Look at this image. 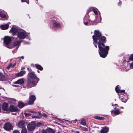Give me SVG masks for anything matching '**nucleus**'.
<instances>
[{"label": "nucleus", "instance_id": "nucleus-38", "mask_svg": "<svg viewBox=\"0 0 133 133\" xmlns=\"http://www.w3.org/2000/svg\"><path fill=\"white\" fill-rule=\"evenodd\" d=\"M13 133H20V132L18 130H14L13 132Z\"/></svg>", "mask_w": 133, "mask_h": 133}, {"label": "nucleus", "instance_id": "nucleus-16", "mask_svg": "<svg viewBox=\"0 0 133 133\" xmlns=\"http://www.w3.org/2000/svg\"><path fill=\"white\" fill-rule=\"evenodd\" d=\"M121 112H123L120 111L118 109H117L115 110H112L111 111V114H114L115 115H118L120 114Z\"/></svg>", "mask_w": 133, "mask_h": 133}, {"label": "nucleus", "instance_id": "nucleus-11", "mask_svg": "<svg viewBox=\"0 0 133 133\" xmlns=\"http://www.w3.org/2000/svg\"><path fill=\"white\" fill-rule=\"evenodd\" d=\"M52 23L54 27L56 28H59L61 27V25L60 23L57 22L55 20L52 21Z\"/></svg>", "mask_w": 133, "mask_h": 133}, {"label": "nucleus", "instance_id": "nucleus-8", "mask_svg": "<svg viewBox=\"0 0 133 133\" xmlns=\"http://www.w3.org/2000/svg\"><path fill=\"white\" fill-rule=\"evenodd\" d=\"M17 37L20 39H24L26 37V34L23 32L19 31L17 35Z\"/></svg>", "mask_w": 133, "mask_h": 133}, {"label": "nucleus", "instance_id": "nucleus-9", "mask_svg": "<svg viewBox=\"0 0 133 133\" xmlns=\"http://www.w3.org/2000/svg\"><path fill=\"white\" fill-rule=\"evenodd\" d=\"M29 100L28 102L29 105H32L34 103V102L36 99V97L34 95H31L29 97Z\"/></svg>", "mask_w": 133, "mask_h": 133}, {"label": "nucleus", "instance_id": "nucleus-47", "mask_svg": "<svg viewBox=\"0 0 133 133\" xmlns=\"http://www.w3.org/2000/svg\"><path fill=\"white\" fill-rule=\"evenodd\" d=\"M29 112H31V113H37V112L35 111H29Z\"/></svg>", "mask_w": 133, "mask_h": 133}, {"label": "nucleus", "instance_id": "nucleus-2", "mask_svg": "<svg viewBox=\"0 0 133 133\" xmlns=\"http://www.w3.org/2000/svg\"><path fill=\"white\" fill-rule=\"evenodd\" d=\"M37 83V82L35 83V81L31 80L30 78H28L27 80L26 87L28 88H31L35 86Z\"/></svg>", "mask_w": 133, "mask_h": 133}, {"label": "nucleus", "instance_id": "nucleus-15", "mask_svg": "<svg viewBox=\"0 0 133 133\" xmlns=\"http://www.w3.org/2000/svg\"><path fill=\"white\" fill-rule=\"evenodd\" d=\"M109 129L108 127H104L101 129L100 132L101 133H107L109 131Z\"/></svg>", "mask_w": 133, "mask_h": 133}, {"label": "nucleus", "instance_id": "nucleus-36", "mask_svg": "<svg viewBox=\"0 0 133 133\" xmlns=\"http://www.w3.org/2000/svg\"><path fill=\"white\" fill-rule=\"evenodd\" d=\"M85 18L84 19V24L86 25H88V22H85Z\"/></svg>", "mask_w": 133, "mask_h": 133}, {"label": "nucleus", "instance_id": "nucleus-1", "mask_svg": "<svg viewBox=\"0 0 133 133\" xmlns=\"http://www.w3.org/2000/svg\"><path fill=\"white\" fill-rule=\"evenodd\" d=\"M92 36L93 43L95 47H97V43L99 53L100 56L104 58L106 57L109 50V46H105L104 44L107 42V38L104 36H102V34L98 30H96Z\"/></svg>", "mask_w": 133, "mask_h": 133}, {"label": "nucleus", "instance_id": "nucleus-27", "mask_svg": "<svg viewBox=\"0 0 133 133\" xmlns=\"http://www.w3.org/2000/svg\"><path fill=\"white\" fill-rule=\"evenodd\" d=\"M81 124L82 125H85L86 124V120L85 119H82L81 121Z\"/></svg>", "mask_w": 133, "mask_h": 133}, {"label": "nucleus", "instance_id": "nucleus-24", "mask_svg": "<svg viewBox=\"0 0 133 133\" xmlns=\"http://www.w3.org/2000/svg\"><path fill=\"white\" fill-rule=\"evenodd\" d=\"M94 118L100 120H103L105 118L103 117H101L98 116H95Z\"/></svg>", "mask_w": 133, "mask_h": 133}, {"label": "nucleus", "instance_id": "nucleus-49", "mask_svg": "<svg viewBox=\"0 0 133 133\" xmlns=\"http://www.w3.org/2000/svg\"><path fill=\"white\" fill-rule=\"evenodd\" d=\"M77 121V120L76 119L74 121H72L73 123H76Z\"/></svg>", "mask_w": 133, "mask_h": 133}, {"label": "nucleus", "instance_id": "nucleus-40", "mask_svg": "<svg viewBox=\"0 0 133 133\" xmlns=\"http://www.w3.org/2000/svg\"><path fill=\"white\" fill-rule=\"evenodd\" d=\"M27 69L28 71L29 72H31L33 71L30 68H27Z\"/></svg>", "mask_w": 133, "mask_h": 133}, {"label": "nucleus", "instance_id": "nucleus-23", "mask_svg": "<svg viewBox=\"0 0 133 133\" xmlns=\"http://www.w3.org/2000/svg\"><path fill=\"white\" fill-rule=\"evenodd\" d=\"M25 106V104L23 103L20 102L18 103V106L20 108H22Z\"/></svg>", "mask_w": 133, "mask_h": 133}, {"label": "nucleus", "instance_id": "nucleus-14", "mask_svg": "<svg viewBox=\"0 0 133 133\" xmlns=\"http://www.w3.org/2000/svg\"><path fill=\"white\" fill-rule=\"evenodd\" d=\"M24 81L25 80L24 78H21L19 79H18L17 81L14 82L13 83L15 84H18L21 85L24 83Z\"/></svg>", "mask_w": 133, "mask_h": 133}, {"label": "nucleus", "instance_id": "nucleus-55", "mask_svg": "<svg viewBox=\"0 0 133 133\" xmlns=\"http://www.w3.org/2000/svg\"><path fill=\"white\" fill-rule=\"evenodd\" d=\"M117 105L116 104H115L114 105V106H117Z\"/></svg>", "mask_w": 133, "mask_h": 133}, {"label": "nucleus", "instance_id": "nucleus-43", "mask_svg": "<svg viewBox=\"0 0 133 133\" xmlns=\"http://www.w3.org/2000/svg\"><path fill=\"white\" fill-rule=\"evenodd\" d=\"M38 116H32V117L33 118H38Z\"/></svg>", "mask_w": 133, "mask_h": 133}, {"label": "nucleus", "instance_id": "nucleus-62", "mask_svg": "<svg viewBox=\"0 0 133 133\" xmlns=\"http://www.w3.org/2000/svg\"><path fill=\"white\" fill-rule=\"evenodd\" d=\"M38 133L37 132H36V133Z\"/></svg>", "mask_w": 133, "mask_h": 133}, {"label": "nucleus", "instance_id": "nucleus-58", "mask_svg": "<svg viewBox=\"0 0 133 133\" xmlns=\"http://www.w3.org/2000/svg\"><path fill=\"white\" fill-rule=\"evenodd\" d=\"M28 133H32V132H28Z\"/></svg>", "mask_w": 133, "mask_h": 133}, {"label": "nucleus", "instance_id": "nucleus-28", "mask_svg": "<svg viewBox=\"0 0 133 133\" xmlns=\"http://www.w3.org/2000/svg\"><path fill=\"white\" fill-rule=\"evenodd\" d=\"M27 131L26 128H22L21 131V133H27Z\"/></svg>", "mask_w": 133, "mask_h": 133}, {"label": "nucleus", "instance_id": "nucleus-37", "mask_svg": "<svg viewBox=\"0 0 133 133\" xmlns=\"http://www.w3.org/2000/svg\"><path fill=\"white\" fill-rule=\"evenodd\" d=\"M12 66V64L11 63H10V64L8 65L6 68L8 69H10V68L11 67V66Z\"/></svg>", "mask_w": 133, "mask_h": 133}, {"label": "nucleus", "instance_id": "nucleus-22", "mask_svg": "<svg viewBox=\"0 0 133 133\" xmlns=\"http://www.w3.org/2000/svg\"><path fill=\"white\" fill-rule=\"evenodd\" d=\"M36 68L37 69L40 70L42 71L43 69V67L41 65L39 64H36Z\"/></svg>", "mask_w": 133, "mask_h": 133}, {"label": "nucleus", "instance_id": "nucleus-60", "mask_svg": "<svg viewBox=\"0 0 133 133\" xmlns=\"http://www.w3.org/2000/svg\"><path fill=\"white\" fill-rule=\"evenodd\" d=\"M112 106H114V105L113 104H112Z\"/></svg>", "mask_w": 133, "mask_h": 133}, {"label": "nucleus", "instance_id": "nucleus-20", "mask_svg": "<svg viewBox=\"0 0 133 133\" xmlns=\"http://www.w3.org/2000/svg\"><path fill=\"white\" fill-rule=\"evenodd\" d=\"M6 80V78L5 75L0 72V81H4Z\"/></svg>", "mask_w": 133, "mask_h": 133}, {"label": "nucleus", "instance_id": "nucleus-18", "mask_svg": "<svg viewBox=\"0 0 133 133\" xmlns=\"http://www.w3.org/2000/svg\"><path fill=\"white\" fill-rule=\"evenodd\" d=\"M25 124V122L23 121H19L18 123V127L20 128H24L25 127L24 126Z\"/></svg>", "mask_w": 133, "mask_h": 133}, {"label": "nucleus", "instance_id": "nucleus-13", "mask_svg": "<svg viewBox=\"0 0 133 133\" xmlns=\"http://www.w3.org/2000/svg\"><path fill=\"white\" fill-rule=\"evenodd\" d=\"M2 108L4 111H9V108H8V104L7 103H4L2 105Z\"/></svg>", "mask_w": 133, "mask_h": 133}, {"label": "nucleus", "instance_id": "nucleus-3", "mask_svg": "<svg viewBox=\"0 0 133 133\" xmlns=\"http://www.w3.org/2000/svg\"><path fill=\"white\" fill-rule=\"evenodd\" d=\"M13 127L11 123L9 122H7L5 124L3 128L6 130L10 131L13 129Z\"/></svg>", "mask_w": 133, "mask_h": 133}, {"label": "nucleus", "instance_id": "nucleus-46", "mask_svg": "<svg viewBox=\"0 0 133 133\" xmlns=\"http://www.w3.org/2000/svg\"><path fill=\"white\" fill-rule=\"evenodd\" d=\"M122 4V2L121 1H120L119 2H118V5H121Z\"/></svg>", "mask_w": 133, "mask_h": 133}, {"label": "nucleus", "instance_id": "nucleus-56", "mask_svg": "<svg viewBox=\"0 0 133 133\" xmlns=\"http://www.w3.org/2000/svg\"><path fill=\"white\" fill-rule=\"evenodd\" d=\"M71 131L72 132H73L74 131V130H71Z\"/></svg>", "mask_w": 133, "mask_h": 133}, {"label": "nucleus", "instance_id": "nucleus-12", "mask_svg": "<svg viewBox=\"0 0 133 133\" xmlns=\"http://www.w3.org/2000/svg\"><path fill=\"white\" fill-rule=\"evenodd\" d=\"M10 31L11 32L13 35H17L18 32H19L17 29L13 27L11 29Z\"/></svg>", "mask_w": 133, "mask_h": 133}, {"label": "nucleus", "instance_id": "nucleus-50", "mask_svg": "<svg viewBox=\"0 0 133 133\" xmlns=\"http://www.w3.org/2000/svg\"><path fill=\"white\" fill-rule=\"evenodd\" d=\"M75 133H79V131H75Z\"/></svg>", "mask_w": 133, "mask_h": 133}, {"label": "nucleus", "instance_id": "nucleus-45", "mask_svg": "<svg viewBox=\"0 0 133 133\" xmlns=\"http://www.w3.org/2000/svg\"><path fill=\"white\" fill-rule=\"evenodd\" d=\"M16 65V63H15L14 64H12V66H11V67L12 68L14 67Z\"/></svg>", "mask_w": 133, "mask_h": 133}, {"label": "nucleus", "instance_id": "nucleus-26", "mask_svg": "<svg viewBox=\"0 0 133 133\" xmlns=\"http://www.w3.org/2000/svg\"><path fill=\"white\" fill-rule=\"evenodd\" d=\"M0 17L2 18H4L6 17V16L5 14H3L2 12H0Z\"/></svg>", "mask_w": 133, "mask_h": 133}, {"label": "nucleus", "instance_id": "nucleus-61", "mask_svg": "<svg viewBox=\"0 0 133 133\" xmlns=\"http://www.w3.org/2000/svg\"><path fill=\"white\" fill-rule=\"evenodd\" d=\"M96 20H97V18H96V19L95 20V21Z\"/></svg>", "mask_w": 133, "mask_h": 133}, {"label": "nucleus", "instance_id": "nucleus-30", "mask_svg": "<svg viewBox=\"0 0 133 133\" xmlns=\"http://www.w3.org/2000/svg\"><path fill=\"white\" fill-rule=\"evenodd\" d=\"M129 60L130 61H133V54H131L130 55Z\"/></svg>", "mask_w": 133, "mask_h": 133}, {"label": "nucleus", "instance_id": "nucleus-53", "mask_svg": "<svg viewBox=\"0 0 133 133\" xmlns=\"http://www.w3.org/2000/svg\"><path fill=\"white\" fill-rule=\"evenodd\" d=\"M38 114L39 115H40L41 114V113L40 112H38Z\"/></svg>", "mask_w": 133, "mask_h": 133}, {"label": "nucleus", "instance_id": "nucleus-35", "mask_svg": "<svg viewBox=\"0 0 133 133\" xmlns=\"http://www.w3.org/2000/svg\"><path fill=\"white\" fill-rule=\"evenodd\" d=\"M93 11L96 15H98V13L97 11L95 9H93Z\"/></svg>", "mask_w": 133, "mask_h": 133}, {"label": "nucleus", "instance_id": "nucleus-44", "mask_svg": "<svg viewBox=\"0 0 133 133\" xmlns=\"http://www.w3.org/2000/svg\"><path fill=\"white\" fill-rule=\"evenodd\" d=\"M12 86L14 87H18L20 86H19L18 85H14V84L12 85Z\"/></svg>", "mask_w": 133, "mask_h": 133}, {"label": "nucleus", "instance_id": "nucleus-42", "mask_svg": "<svg viewBox=\"0 0 133 133\" xmlns=\"http://www.w3.org/2000/svg\"><path fill=\"white\" fill-rule=\"evenodd\" d=\"M119 92L124 93H125V90H120Z\"/></svg>", "mask_w": 133, "mask_h": 133}, {"label": "nucleus", "instance_id": "nucleus-7", "mask_svg": "<svg viewBox=\"0 0 133 133\" xmlns=\"http://www.w3.org/2000/svg\"><path fill=\"white\" fill-rule=\"evenodd\" d=\"M55 131L54 130L51 128L47 127L45 130L43 129L41 133H55Z\"/></svg>", "mask_w": 133, "mask_h": 133}, {"label": "nucleus", "instance_id": "nucleus-48", "mask_svg": "<svg viewBox=\"0 0 133 133\" xmlns=\"http://www.w3.org/2000/svg\"><path fill=\"white\" fill-rule=\"evenodd\" d=\"M130 67L133 68V63H132L130 65Z\"/></svg>", "mask_w": 133, "mask_h": 133}, {"label": "nucleus", "instance_id": "nucleus-5", "mask_svg": "<svg viewBox=\"0 0 133 133\" xmlns=\"http://www.w3.org/2000/svg\"><path fill=\"white\" fill-rule=\"evenodd\" d=\"M28 75L29 76L31 79L33 80L36 79L37 81V83H38V81H39V79L37 78L36 75L35 74L34 72L32 71L29 72L28 74Z\"/></svg>", "mask_w": 133, "mask_h": 133}, {"label": "nucleus", "instance_id": "nucleus-54", "mask_svg": "<svg viewBox=\"0 0 133 133\" xmlns=\"http://www.w3.org/2000/svg\"><path fill=\"white\" fill-rule=\"evenodd\" d=\"M37 71L38 73H39L40 72L38 70H37Z\"/></svg>", "mask_w": 133, "mask_h": 133}, {"label": "nucleus", "instance_id": "nucleus-10", "mask_svg": "<svg viewBox=\"0 0 133 133\" xmlns=\"http://www.w3.org/2000/svg\"><path fill=\"white\" fill-rule=\"evenodd\" d=\"M9 111L10 112H18L19 109L17 106L12 105H10L9 107Z\"/></svg>", "mask_w": 133, "mask_h": 133}, {"label": "nucleus", "instance_id": "nucleus-39", "mask_svg": "<svg viewBox=\"0 0 133 133\" xmlns=\"http://www.w3.org/2000/svg\"><path fill=\"white\" fill-rule=\"evenodd\" d=\"M36 64H32L31 65V66L33 68H34L35 67H36Z\"/></svg>", "mask_w": 133, "mask_h": 133}, {"label": "nucleus", "instance_id": "nucleus-52", "mask_svg": "<svg viewBox=\"0 0 133 133\" xmlns=\"http://www.w3.org/2000/svg\"><path fill=\"white\" fill-rule=\"evenodd\" d=\"M25 69V68L24 67H23L21 68V69Z\"/></svg>", "mask_w": 133, "mask_h": 133}, {"label": "nucleus", "instance_id": "nucleus-57", "mask_svg": "<svg viewBox=\"0 0 133 133\" xmlns=\"http://www.w3.org/2000/svg\"><path fill=\"white\" fill-rule=\"evenodd\" d=\"M121 108H122L123 109V107H121Z\"/></svg>", "mask_w": 133, "mask_h": 133}, {"label": "nucleus", "instance_id": "nucleus-51", "mask_svg": "<svg viewBox=\"0 0 133 133\" xmlns=\"http://www.w3.org/2000/svg\"><path fill=\"white\" fill-rule=\"evenodd\" d=\"M21 58L22 59H23L24 58V57L23 56H22L21 57Z\"/></svg>", "mask_w": 133, "mask_h": 133}, {"label": "nucleus", "instance_id": "nucleus-32", "mask_svg": "<svg viewBox=\"0 0 133 133\" xmlns=\"http://www.w3.org/2000/svg\"><path fill=\"white\" fill-rule=\"evenodd\" d=\"M24 115L25 116L29 117L31 115V114L29 113H26L25 112L24 113Z\"/></svg>", "mask_w": 133, "mask_h": 133}, {"label": "nucleus", "instance_id": "nucleus-33", "mask_svg": "<svg viewBox=\"0 0 133 133\" xmlns=\"http://www.w3.org/2000/svg\"><path fill=\"white\" fill-rule=\"evenodd\" d=\"M22 2H26L28 4H29V0H21Z\"/></svg>", "mask_w": 133, "mask_h": 133}, {"label": "nucleus", "instance_id": "nucleus-21", "mask_svg": "<svg viewBox=\"0 0 133 133\" xmlns=\"http://www.w3.org/2000/svg\"><path fill=\"white\" fill-rule=\"evenodd\" d=\"M22 42V41H21V42H19L18 41H16L14 42L13 44V46L14 47H15L18 46L20 45L21 42Z\"/></svg>", "mask_w": 133, "mask_h": 133}, {"label": "nucleus", "instance_id": "nucleus-29", "mask_svg": "<svg viewBox=\"0 0 133 133\" xmlns=\"http://www.w3.org/2000/svg\"><path fill=\"white\" fill-rule=\"evenodd\" d=\"M81 129L83 131H88V129L86 128L80 126Z\"/></svg>", "mask_w": 133, "mask_h": 133}, {"label": "nucleus", "instance_id": "nucleus-4", "mask_svg": "<svg viewBox=\"0 0 133 133\" xmlns=\"http://www.w3.org/2000/svg\"><path fill=\"white\" fill-rule=\"evenodd\" d=\"M36 127V124L34 121L30 123L27 125L28 129L30 131H32Z\"/></svg>", "mask_w": 133, "mask_h": 133}, {"label": "nucleus", "instance_id": "nucleus-34", "mask_svg": "<svg viewBox=\"0 0 133 133\" xmlns=\"http://www.w3.org/2000/svg\"><path fill=\"white\" fill-rule=\"evenodd\" d=\"M42 124L41 123L39 122H38L36 124V126L38 127H40Z\"/></svg>", "mask_w": 133, "mask_h": 133}, {"label": "nucleus", "instance_id": "nucleus-25", "mask_svg": "<svg viewBox=\"0 0 133 133\" xmlns=\"http://www.w3.org/2000/svg\"><path fill=\"white\" fill-rule=\"evenodd\" d=\"M120 87V86L119 85H117L115 88V90L116 92L117 93H119V90H120V89L119 88Z\"/></svg>", "mask_w": 133, "mask_h": 133}, {"label": "nucleus", "instance_id": "nucleus-41", "mask_svg": "<svg viewBox=\"0 0 133 133\" xmlns=\"http://www.w3.org/2000/svg\"><path fill=\"white\" fill-rule=\"evenodd\" d=\"M42 116H43L44 117H47L48 116L45 113H43V114L42 115Z\"/></svg>", "mask_w": 133, "mask_h": 133}, {"label": "nucleus", "instance_id": "nucleus-19", "mask_svg": "<svg viewBox=\"0 0 133 133\" xmlns=\"http://www.w3.org/2000/svg\"><path fill=\"white\" fill-rule=\"evenodd\" d=\"M9 26V24H5L1 25L0 27L2 29L4 30L8 29Z\"/></svg>", "mask_w": 133, "mask_h": 133}, {"label": "nucleus", "instance_id": "nucleus-59", "mask_svg": "<svg viewBox=\"0 0 133 133\" xmlns=\"http://www.w3.org/2000/svg\"><path fill=\"white\" fill-rule=\"evenodd\" d=\"M114 109H116V107Z\"/></svg>", "mask_w": 133, "mask_h": 133}, {"label": "nucleus", "instance_id": "nucleus-31", "mask_svg": "<svg viewBox=\"0 0 133 133\" xmlns=\"http://www.w3.org/2000/svg\"><path fill=\"white\" fill-rule=\"evenodd\" d=\"M121 101L124 103H125L127 101V100L124 97L121 98Z\"/></svg>", "mask_w": 133, "mask_h": 133}, {"label": "nucleus", "instance_id": "nucleus-6", "mask_svg": "<svg viewBox=\"0 0 133 133\" xmlns=\"http://www.w3.org/2000/svg\"><path fill=\"white\" fill-rule=\"evenodd\" d=\"M11 42V39L9 36H6L4 37V44L6 46L9 45Z\"/></svg>", "mask_w": 133, "mask_h": 133}, {"label": "nucleus", "instance_id": "nucleus-17", "mask_svg": "<svg viewBox=\"0 0 133 133\" xmlns=\"http://www.w3.org/2000/svg\"><path fill=\"white\" fill-rule=\"evenodd\" d=\"M26 72L25 71L22 70L19 72L15 74V75L16 77H19L23 76Z\"/></svg>", "mask_w": 133, "mask_h": 133}]
</instances>
